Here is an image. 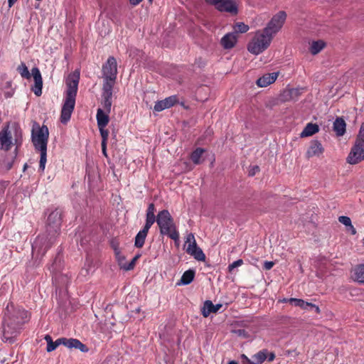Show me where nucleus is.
I'll list each match as a JSON object with an SVG mask.
<instances>
[{"mask_svg":"<svg viewBox=\"0 0 364 364\" xmlns=\"http://www.w3.org/2000/svg\"><path fill=\"white\" fill-rule=\"evenodd\" d=\"M80 71L75 70L70 73L66 81L65 97L61 109L60 122L65 124L70 119L75 109V98L78 90Z\"/></svg>","mask_w":364,"mask_h":364,"instance_id":"1","label":"nucleus"},{"mask_svg":"<svg viewBox=\"0 0 364 364\" xmlns=\"http://www.w3.org/2000/svg\"><path fill=\"white\" fill-rule=\"evenodd\" d=\"M156 223L161 235H166L175 242L179 240V232L174 220L168 210L164 209L158 213Z\"/></svg>","mask_w":364,"mask_h":364,"instance_id":"2","label":"nucleus"},{"mask_svg":"<svg viewBox=\"0 0 364 364\" xmlns=\"http://www.w3.org/2000/svg\"><path fill=\"white\" fill-rule=\"evenodd\" d=\"M272 39L273 36L265 32L264 29L258 30L248 43L247 50L255 55H258L269 47Z\"/></svg>","mask_w":364,"mask_h":364,"instance_id":"3","label":"nucleus"},{"mask_svg":"<svg viewBox=\"0 0 364 364\" xmlns=\"http://www.w3.org/2000/svg\"><path fill=\"white\" fill-rule=\"evenodd\" d=\"M364 160V123L360 125L358 134L348 154L346 161L350 165H355Z\"/></svg>","mask_w":364,"mask_h":364,"instance_id":"4","label":"nucleus"},{"mask_svg":"<svg viewBox=\"0 0 364 364\" xmlns=\"http://www.w3.org/2000/svg\"><path fill=\"white\" fill-rule=\"evenodd\" d=\"M17 71L21 76L25 79H30L31 75L34 80V85L32 87V91L36 96H41L42 94L43 79L39 69L36 67L33 68L31 74L29 73L26 65L21 63L17 68Z\"/></svg>","mask_w":364,"mask_h":364,"instance_id":"5","label":"nucleus"},{"mask_svg":"<svg viewBox=\"0 0 364 364\" xmlns=\"http://www.w3.org/2000/svg\"><path fill=\"white\" fill-rule=\"evenodd\" d=\"M48 136L49 131L46 125H43L41 127L38 123H33L31 131V140L36 150L47 149Z\"/></svg>","mask_w":364,"mask_h":364,"instance_id":"6","label":"nucleus"},{"mask_svg":"<svg viewBox=\"0 0 364 364\" xmlns=\"http://www.w3.org/2000/svg\"><path fill=\"white\" fill-rule=\"evenodd\" d=\"M117 73V60L114 57L109 56L102 67L103 77L102 86L108 85H110V87H114L116 82Z\"/></svg>","mask_w":364,"mask_h":364,"instance_id":"7","label":"nucleus"},{"mask_svg":"<svg viewBox=\"0 0 364 364\" xmlns=\"http://www.w3.org/2000/svg\"><path fill=\"white\" fill-rule=\"evenodd\" d=\"M287 18V14L284 11H279L274 14L264 28L265 32L269 33L273 37L283 28Z\"/></svg>","mask_w":364,"mask_h":364,"instance_id":"8","label":"nucleus"},{"mask_svg":"<svg viewBox=\"0 0 364 364\" xmlns=\"http://www.w3.org/2000/svg\"><path fill=\"white\" fill-rule=\"evenodd\" d=\"M22 328L15 325L6 318H4L3 324L2 341L12 343L14 338L20 333Z\"/></svg>","mask_w":364,"mask_h":364,"instance_id":"9","label":"nucleus"},{"mask_svg":"<svg viewBox=\"0 0 364 364\" xmlns=\"http://www.w3.org/2000/svg\"><path fill=\"white\" fill-rule=\"evenodd\" d=\"M6 310L9 314L6 318L22 328L24 323L28 320V312L20 307L15 308L13 309L12 312H9V304L6 306Z\"/></svg>","mask_w":364,"mask_h":364,"instance_id":"10","label":"nucleus"},{"mask_svg":"<svg viewBox=\"0 0 364 364\" xmlns=\"http://www.w3.org/2000/svg\"><path fill=\"white\" fill-rule=\"evenodd\" d=\"M250 26L243 22H237L232 26V31L229 32V49L235 47L241 34L247 33Z\"/></svg>","mask_w":364,"mask_h":364,"instance_id":"11","label":"nucleus"},{"mask_svg":"<svg viewBox=\"0 0 364 364\" xmlns=\"http://www.w3.org/2000/svg\"><path fill=\"white\" fill-rule=\"evenodd\" d=\"M62 223V213L60 210L55 209L52 211L47 220V232L49 234L58 232Z\"/></svg>","mask_w":364,"mask_h":364,"instance_id":"12","label":"nucleus"},{"mask_svg":"<svg viewBox=\"0 0 364 364\" xmlns=\"http://www.w3.org/2000/svg\"><path fill=\"white\" fill-rule=\"evenodd\" d=\"M188 243L186 247V252L192 255L198 261H204L205 259V255L200 248L197 246L194 236L190 234L186 241V244Z\"/></svg>","mask_w":364,"mask_h":364,"instance_id":"13","label":"nucleus"},{"mask_svg":"<svg viewBox=\"0 0 364 364\" xmlns=\"http://www.w3.org/2000/svg\"><path fill=\"white\" fill-rule=\"evenodd\" d=\"M231 328L229 329L231 333L235 334L237 337L247 338L250 336V324L245 321H237L234 323H231Z\"/></svg>","mask_w":364,"mask_h":364,"instance_id":"14","label":"nucleus"},{"mask_svg":"<svg viewBox=\"0 0 364 364\" xmlns=\"http://www.w3.org/2000/svg\"><path fill=\"white\" fill-rule=\"evenodd\" d=\"M12 144V135L8 124L0 132V149L9 151L11 149Z\"/></svg>","mask_w":364,"mask_h":364,"instance_id":"15","label":"nucleus"},{"mask_svg":"<svg viewBox=\"0 0 364 364\" xmlns=\"http://www.w3.org/2000/svg\"><path fill=\"white\" fill-rule=\"evenodd\" d=\"M113 87L108 85L102 86V105L105 112L107 113L111 111Z\"/></svg>","mask_w":364,"mask_h":364,"instance_id":"16","label":"nucleus"},{"mask_svg":"<svg viewBox=\"0 0 364 364\" xmlns=\"http://www.w3.org/2000/svg\"><path fill=\"white\" fill-rule=\"evenodd\" d=\"M178 102V97L176 95H172L166 97L164 100L157 102L154 107V111L161 112L165 109L170 108Z\"/></svg>","mask_w":364,"mask_h":364,"instance_id":"17","label":"nucleus"},{"mask_svg":"<svg viewBox=\"0 0 364 364\" xmlns=\"http://www.w3.org/2000/svg\"><path fill=\"white\" fill-rule=\"evenodd\" d=\"M155 205L154 203H150L147 208L146 212V222L145 225L143 227V230H145L149 232L151 227L154 225L155 222H156V215H155Z\"/></svg>","mask_w":364,"mask_h":364,"instance_id":"18","label":"nucleus"},{"mask_svg":"<svg viewBox=\"0 0 364 364\" xmlns=\"http://www.w3.org/2000/svg\"><path fill=\"white\" fill-rule=\"evenodd\" d=\"M62 345L68 347V348L79 349L82 352L88 351L87 347L78 339L62 338Z\"/></svg>","mask_w":364,"mask_h":364,"instance_id":"19","label":"nucleus"},{"mask_svg":"<svg viewBox=\"0 0 364 364\" xmlns=\"http://www.w3.org/2000/svg\"><path fill=\"white\" fill-rule=\"evenodd\" d=\"M222 306L223 305L220 304L215 305L210 300H206L201 308V314L203 317L207 318L210 314L218 312Z\"/></svg>","mask_w":364,"mask_h":364,"instance_id":"20","label":"nucleus"},{"mask_svg":"<svg viewBox=\"0 0 364 364\" xmlns=\"http://www.w3.org/2000/svg\"><path fill=\"white\" fill-rule=\"evenodd\" d=\"M277 73L265 74L257 80V85L259 87H265L274 82L277 78Z\"/></svg>","mask_w":364,"mask_h":364,"instance_id":"21","label":"nucleus"},{"mask_svg":"<svg viewBox=\"0 0 364 364\" xmlns=\"http://www.w3.org/2000/svg\"><path fill=\"white\" fill-rule=\"evenodd\" d=\"M323 152V148L320 141L314 140L311 143L309 149L306 151L308 157H312L314 156H319Z\"/></svg>","mask_w":364,"mask_h":364,"instance_id":"22","label":"nucleus"},{"mask_svg":"<svg viewBox=\"0 0 364 364\" xmlns=\"http://www.w3.org/2000/svg\"><path fill=\"white\" fill-rule=\"evenodd\" d=\"M346 124L345 121L341 118L338 117L333 122V129L336 132V134L338 136H342L346 133Z\"/></svg>","mask_w":364,"mask_h":364,"instance_id":"23","label":"nucleus"},{"mask_svg":"<svg viewBox=\"0 0 364 364\" xmlns=\"http://www.w3.org/2000/svg\"><path fill=\"white\" fill-rule=\"evenodd\" d=\"M109 113L99 108L97 111L96 119L98 127H106L109 121Z\"/></svg>","mask_w":364,"mask_h":364,"instance_id":"24","label":"nucleus"},{"mask_svg":"<svg viewBox=\"0 0 364 364\" xmlns=\"http://www.w3.org/2000/svg\"><path fill=\"white\" fill-rule=\"evenodd\" d=\"M206 150L203 148H196L191 154L190 159L192 162L198 165L203 162L204 159L203 157V154L205 153Z\"/></svg>","mask_w":364,"mask_h":364,"instance_id":"25","label":"nucleus"},{"mask_svg":"<svg viewBox=\"0 0 364 364\" xmlns=\"http://www.w3.org/2000/svg\"><path fill=\"white\" fill-rule=\"evenodd\" d=\"M318 131L319 127L316 124L308 123L301 132L300 136L301 137L310 136L318 132Z\"/></svg>","mask_w":364,"mask_h":364,"instance_id":"26","label":"nucleus"},{"mask_svg":"<svg viewBox=\"0 0 364 364\" xmlns=\"http://www.w3.org/2000/svg\"><path fill=\"white\" fill-rule=\"evenodd\" d=\"M12 129L14 130V144L18 148L22 143V130L17 123L12 124Z\"/></svg>","mask_w":364,"mask_h":364,"instance_id":"27","label":"nucleus"},{"mask_svg":"<svg viewBox=\"0 0 364 364\" xmlns=\"http://www.w3.org/2000/svg\"><path fill=\"white\" fill-rule=\"evenodd\" d=\"M148 232V231L141 229L136 234L134 239V246L136 248H141L144 246Z\"/></svg>","mask_w":364,"mask_h":364,"instance_id":"28","label":"nucleus"},{"mask_svg":"<svg viewBox=\"0 0 364 364\" xmlns=\"http://www.w3.org/2000/svg\"><path fill=\"white\" fill-rule=\"evenodd\" d=\"M44 338L47 342L46 350L48 352L53 351L57 348L58 346L61 345L63 342L62 338L57 339L55 341H53V339L50 335H46Z\"/></svg>","mask_w":364,"mask_h":364,"instance_id":"29","label":"nucleus"},{"mask_svg":"<svg viewBox=\"0 0 364 364\" xmlns=\"http://www.w3.org/2000/svg\"><path fill=\"white\" fill-rule=\"evenodd\" d=\"M205 1L214 6L220 11H228V0H205Z\"/></svg>","mask_w":364,"mask_h":364,"instance_id":"30","label":"nucleus"},{"mask_svg":"<svg viewBox=\"0 0 364 364\" xmlns=\"http://www.w3.org/2000/svg\"><path fill=\"white\" fill-rule=\"evenodd\" d=\"M353 279L358 283L364 284V264H360L355 267Z\"/></svg>","mask_w":364,"mask_h":364,"instance_id":"31","label":"nucleus"},{"mask_svg":"<svg viewBox=\"0 0 364 364\" xmlns=\"http://www.w3.org/2000/svg\"><path fill=\"white\" fill-rule=\"evenodd\" d=\"M325 46L326 43L321 40L313 41L310 45V52L312 55H316L324 48Z\"/></svg>","mask_w":364,"mask_h":364,"instance_id":"32","label":"nucleus"},{"mask_svg":"<svg viewBox=\"0 0 364 364\" xmlns=\"http://www.w3.org/2000/svg\"><path fill=\"white\" fill-rule=\"evenodd\" d=\"M194 277L195 271L193 269H188L183 274L181 282L184 285L189 284L193 282Z\"/></svg>","mask_w":364,"mask_h":364,"instance_id":"33","label":"nucleus"},{"mask_svg":"<svg viewBox=\"0 0 364 364\" xmlns=\"http://www.w3.org/2000/svg\"><path fill=\"white\" fill-rule=\"evenodd\" d=\"M289 302L294 304L296 306H299L302 309L306 310L308 309L310 303L305 301L303 299H296V298H290L289 299Z\"/></svg>","mask_w":364,"mask_h":364,"instance_id":"34","label":"nucleus"},{"mask_svg":"<svg viewBox=\"0 0 364 364\" xmlns=\"http://www.w3.org/2000/svg\"><path fill=\"white\" fill-rule=\"evenodd\" d=\"M41 153L40 161H39V171L43 172L47 161V149L38 150Z\"/></svg>","mask_w":364,"mask_h":364,"instance_id":"35","label":"nucleus"},{"mask_svg":"<svg viewBox=\"0 0 364 364\" xmlns=\"http://www.w3.org/2000/svg\"><path fill=\"white\" fill-rule=\"evenodd\" d=\"M267 358V350H262L254 355L253 359L259 364H262Z\"/></svg>","mask_w":364,"mask_h":364,"instance_id":"36","label":"nucleus"},{"mask_svg":"<svg viewBox=\"0 0 364 364\" xmlns=\"http://www.w3.org/2000/svg\"><path fill=\"white\" fill-rule=\"evenodd\" d=\"M140 257V255H137L133 257V259L131 260L129 263L127 264H124L122 268H123L126 271L132 270L134 268L136 262L138 260V259Z\"/></svg>","mask_w":364,"mask_h":364,"instance_id":"37","label":"nucleus"},{"mask_svg":"<svg viewBox=\"0 0 364 364\" xmlns=\"http://www.w3.org/2000/svg\"><path fill=\"white\" fill-rule=\"evenodd\" d=\"M238 12V4L234 0H229V14L236 15Z\"/></svg>","mask_w":364,"mask_h":364,"instance_id":"38","label":"nucleus"},{"mask_svg":"<svg viewBox=\"0 0 364 364\" xmlns=\"http://www.w3.org/2000/svg\"><path fill=\"white\" fill-rule=\"evenodd\" d=\"M99 129L102 136V143H107L109 131L105 127H99Z\"/></svg>","mask_w":364,"mask_h":364,"instance_id":"39","label":"nucleus"},{"mask_svg":"<svg viewBox=\"0 0 364 364\" xmlns=\"http://www.w3.org/2000/svg\"><path fill=\"white\" fill-rule=\"evenodd\" d=\"M338 221L343 225H345L346 228H348L352 223L350 218L345 215L339 216Z\"/></svg>","mask_w":364,"mask_h":364,"instance_id":"40","label":"nucleus"},{"mask_svg":"<svg viewBox=\"0 0 364 364\" xmlns=\"http://www.w3.org/2000/svg\"><path fill=\"white\" fill-rule=\"evenodd\" d=\"M111 247L114 251L115 256L119 255V242L114 240H112L111 242Z\"/></svg>","mask_w":364,"mask_h":364,"instance_id":"41","label":"nucleus"},{"mask_svg":"<svg viewBox=\"0 0 364 364\" xmlns=\"http://www.w3.org/2000/svg\"><path fill=\"white\" fill-rule=\"evenodd\" d=\"M243 264L242 259H237L233 262L232 264H229V271H232L236 267L241 266Z\"/></svg>","mask_w":364,"mask_h":364,"instance_id":"42","label":"nucleus"},{"mask_svg":"<svg viewBox=\"0 0 364 364\" xmlns=\"http://www.w3.org/2000/svg\"><path fill=\"white\" fill-rule=\"evenodd\" d=\"M43 240V237H38L36 241L34 242V243L32 245V250H33V252H34L36 248L39 247L40 245L42 243V240Z\"/></svg>","mask_w":364,"mask_h":364,"instance_id":"43","label":"nucleus"},{"mask_svg":"<svg viewBox=\"0 0 364 364\" xmlns=\"http://www.w3.org/2000/svg\"><path fill=\"white\" fill-rule=\"evenodd\" d=\"M259 168L258 166H254L252 167H251L249 170V173L248 175L250 176H255L257 172H259Z\"/></svg>","mask_w":364,"mask_h":364,"instance_id":"44","label":"nucleus"},{"mask_svg":"<svg viewBox=\"0 0 364 364\" xmlns=\"http://www.w3.org/2000/svg\"><path fill=\"white\" fill-rule=\"evenodd\" d=\"M221 45L225 49H228V33L225 34L221 39Z\"/></svg>","mask_w":364,"mask_h":364,"instance_id":"45","label":"nucleus"},{"mask_svg":"<svg viewBox=\"0 0 364 364\" xmlns=\"http://www.w3.org/2000/svg\"><path fill=\"white\" fill-rule=\"evenodd\" d=\"M274 263L272 261H265L264 263V268L267 270L272 269Z\"/></svg>","mask_w":364,"mask_h":364,"instance_id":"46","label":"nucleus"},{"mask_svg":"<svg viewBox=\"0 0 364 364\" xmlns=\"http://www.w3.org/2000/svg\"><path fill=\"white\" fill-rule=\"evenodd\" d=\"M101 146H102V154H103L105 157H108V156H107V143H102V144H101Z\"/></svg>","mask_w":364,"mask_h":364,"instance_id":"47","label":"nucleus"},{"mask_svg":"<svg viewBox=\"0 0 364 364\" xmlns=\"http://www.w3.org/2000/svg\"><path fill=\"white\" fill-rule=\"evenodd\" d=\"M309 307L311 309H313L317 314H319L321 312L320 308L316 304L310 303V305Z\"/></svg>","mask_w":364,"mask_h":364,"instance_id":"48","label":"nucleus"},{"mask_svg":"<svg viewBox=\"0 0 364 364\" xmlns=\"http://www.w3.org/2000/svg\"><path fill=\"white\" fill-rule=\"evenodd\" d=\"M346 228L347 230L350 231L352 235H355L357 232L355 228L353 227L352 223Z\"/></svg>","mask_w":364,"mask_h":364,"instance_id":"49","label":"nucleus"},{"mask_svg":"<svg viewBox=\"0 0 364 364\" xmlns=\"http://www.w3.org/2000/svg\"><path fill=\"white\" fill-rule=\"evenodd\" d=\"M115 257H116L117 260L118 261V262L119 263V264H121V262L122 261H124L125 259V257L122 255L120 250H119V256H115Z\"/></svg>","mask_w":364,"mask_h":364,"instance_id":"50","label":"nucleus"},{"mask_svg":"<svg viewBox=\"0 0 364 364\" xmlns=\"http://www.w3.org/2000/svg\"><path fill=\"white\" fill-rule=\"evenodd\" d=\"M274 358H275V355H274V353H267V359L269 361H272V360L274 359Z\"/></svg>","mask_w":364,"mask_h":364,"instance_id":"51","label":"nucleus"},{"mask_svg":"<svg viewBox=\"0 0 364 364\" xmlns=\"http://www.w3.org/2000/svg\"><path fill=\"white\" fill-rule=\"evenodd\" d=\"M142 0H129V3L132 6H136L138 5Z\"/></svg>","mask_w":364,"mask_h":364,"instance_id":"52","label":"nucleus"},{"mask_svg":"<svg viewBox=\"0 0 364 364\" xmlns=\"http://www.w3.org/2000/svg\"><path fill=\"white\" fill-rule=\"evenodd\" d=\"M18 0H8L9 6L11 8Z\"/></svg>","mask_w":364,"mask_h":364,"instance_id":"53","label":"nucleus"},{"mask_svg":"<svg viewBox=\"0 0 364 364\" xmlns=\"http://www.w3.org/2000/svg\"><path fill=\"white\" fill-rule=\"evenodd\" d=\"M245 364H259L256 361L250 360L249 359L247 360V362Z\"/></svg>","mask_w":364,"mask_h":364,"instance_id":"54","label":"nucleus"},{"mask_svg":"<svg viewBox=\"0 0 364 364\" xmlns=\"http://www.w3.org/2000/svg\"><path fill=\"white\" fill-rule=\"evenodd\" d=\"M48 248H49V246L46 247V248L44 250V251H43V252L42 255H45L46 252L47 251V250H48Z\"/></svg>","mask_w":364,"mask_h":364,"instance_id":"55","label":"nucleus"},{"mask_svg":"<svg viewBox=\"0 0 364 364\" xmlns=\"http://www.w3.org/2000/svg\"><path fill=\"white\" fill-rule=\"evenodd\" d=\"M229 364H238V363L235 361H229Z\"/></svg>","mask_w":364,"mask_h":364,"instance_id":"56","label":"nucleus"},{"mask_svg":"<svg viewBox=\"0 0 364 364\" xmlns=\"http://www.w3.org/2000/svg\"><path fill=\"white\" fill-rule=\"evenodd\" d=\"M284 302L289 301V299H284Z\"/></svg>","mask_w":364,"mask_h":364,"instance_id":"57","label":"nucleus"},{"mask_svg":"<svg viewBox=\"0 0 364 364\" xmlns=\"http://www.w3.org/2000/svg\"><path fill=\"white\" fill-rule=\"evenodd\" d=\"M26 167H27V164H25V165H24V169H26Z\"/></svg>","mask_w":364,"mask_h":364,"instance_id":"58","label":"nucleus"},{"mask_svg":"<svg viewBox=\"0 0 364 364\" xmlns=\"http://www.w3.org/2000/svg\"><path fill=\"white\" fill-rule=\"evenodd\" d=\"M363 245L364 246V237L363 238Z\"/></svg>","mask_w":364,"mask_h":364,"instance_id":"59","label":"nucleus"},{"mask_svg":"<svg viewBox=\"0 0 364 364\" xmlns=\"http://www.w3.org/2000/svg\"><path fill=\"white\" fill-rule=\"evenodd\" d=\"M150 1H151L152 0H149Z\"/></svg>","mask_w":364,"mask_h":364,"instance_id":"60","label":"nucleus"}]
</instances>
